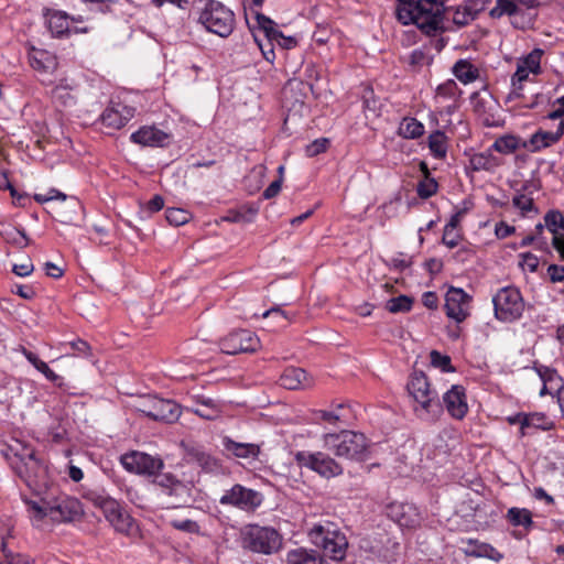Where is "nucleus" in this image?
<instances>
[{
    "label": "nucleus",
    "mask_w": 564,
    "mask_h": 564,
    "mask_svg": "<svg viewBox=\"0 0 564 564\" xmlns=\"http://www.w3.org/2000/svg\"><path fill=\"white\" fill-rule=\"evenodd\" d=\"M444 12L443 2L437 0L402 2L395 9L397 19L403 25L415 24L423 34L437 37L431 41V45L436 52H441L446 45L445 40L438 37L446 30Z\"/></svg>",
    "instance_id": "obj_1"
},
{
    "label": "nucleus",
    "mask_w": 564,
    "mask_h": 564,
    "mask_svg": "<svg viewBox=\"0 0 564 564\" xmlns=\"http://www.w3.org/2000/svg\"><path fill=\"white\" fill-rule=\"evenodd\" d=\"M37 500L25 499L28 512L34 522L50 518L55 522L74 521L82 514L77 499L63 495L56 485L37 496Z\"/></svg>",
    "instance_id": "obj_2"
},
{
    "label": "nucleus",
    "mask_w": 564,
    "mask_h": 564,
    "mask_svg": "<svg viewBox=\"0 0 564 564\" xmlns=\"http://www.w3.org/2000/svg\"><path fill=\"white\" fill-rule=\"evenodd\" d=\"M82 496L94 507L101 510L116 532L127 536H134L138 533L139 530L134 519L104 488L98 486L85 487Z\"/></svg>",
    "instance_id": "obj_3"
},
{
    "label": "nucleus",
    "mask_w": 564,
    "mask_h": 564,
    "mask_svg": "<svg viewBox=\"0 0 564 564\" xmlns=\"http://www.w3.org/2000/svg\"><path fill=\"white\" fill-rule=\"evenodd\" d=\"M406 390L412 399L414 414L424 422H435L443 413L438 392L432 387L429 378L422 371H414L406 383Z\"/></svg>",
    "instance_id": "obj_4"
},
{
    "label": "nucleus",
    "mask_w": 564,
    "mask_h": 564,
    "mask_svg": "<svg viewBox=\"0 0 564 564\" xmlns=\"http://www.w3.org/2000/svg\"><path fill=\"white\" fill-rule=\"evenodd\" d=\"M308 541L322 550L324 557L335 562L345 560L348 549V540L340 527L329 520H319L307 528Z\"/></svg>",
    "instance_id": "obj_5"
},
{
    "label": "nucleus",
    "mask_w": 564,
    "mask_h": 564,
    "mask_svg": "<svg viewBox=\"0 0 564 564\" xmlns=\"http://www.w3.org/2000/svg\"><path fill=\"white\" fill-rule=\"evenodd\" d=\"M14 456L13 470L36 497L54 485L48 476L47 467L35 457L33 449L25 448L23 453Z\"/></svg>",
    "instance_id": "obj_6"
},
{
    "label": "nucleus",
    "mask_w": 564,
    "mask_h": 564,
    "mask_svg": "<svg viewBox=\"0 0 564 564\" xmlns=\"http://www.w3.org/2000/svg\"><path fill=\"white\" fill-rule=\"evenodd\" d=\"M324 447L337 457L364 460L367 457L368 441L362 433L343 430L339 433H325Z\"/></svg>",
    "instance_id": "obj_7"
},
{
    "label": "nucleus",
    "mask_w": 564,
    "mask_h": 564,
    "mask_svg": "<svg viewBox=\"0 0 564 564\" xmlns=\"http://www.w3.org/2000/svg\"><path fill=\"white\" fill-rule=\"evenodd\" d=\"M200 8L198 22L206 31L220 37H228L236 25L235 13L223 2L217 0H199Z\"/></svg>",
    "instance_id": "obj_8"
},
{
    "label": "nucleus",
    "mask_w": 564,
    "mask_h": 564,
    "mask_svg": "<svg viewBox=\"0 0 564 564\" xmlns=\"http://www.w3.org/2000/svg\"><path fill=\"white\" fill-rule=\"evenodd\" d=\"M241 544L254 553L272 554L280 550L282 536L274 528L250 524L241 531Z\"/></svg>",
    "instance_id": "obj_9"
},
{
    "label": "nucleus",
    "mask_w": 564,
    "mask_h": 564,
    "mask_svg": "<svg viewBox=\"0 0 564 564\" xmlns=\"http://www.w3.org/2000/svg\"><path fill=\"white\" fill-rule=\"evenodd\" d=\"M495 317L502 323L518 321L524 311L520 291L512 286L500 289L492 297Z\"/></svg>",
    "instance_id": "obj_10"
},
{
    "label": "nucleus",
    "mask_w": 564,
    "mask_h": 564,
    "mask_svg": "<svg viewBox=\"0 0 564 564\" xmlns=\"http://www.w3.org/2000/svg\"><path fill=\"white\" fill-rule=\"evenodd\" d=\"M294 459L300 467L308 468L324 478H333L343 474L344 468L334 458L323 452L299 451Z\"/></svg>",
    "instance_id": "obj_11"
},
{
    "label": "nucleus",
    "mask_w": 564,
    "mask_h": 564,
    "mask_svg": "<svg viewBox=\"0 0 564 564\" xmlns=\"http://www.w3.org/2000/svg\"><path fill=\"white\" fill-rule=\"evenodd\" d=\"M263 502V495L240 484L234 485L219 498L223 506H231L246 512L256 511Z\"/></svg>",
    "instance_id": "obj_12"
},
{
    "label": "nucleus",
    "mask_w": 564,
    "mask_h": 564,
    "mask_svg": "<svg viewBox=\"0 0 564 564\" xmlns=\"http://www.w3.org/2000/svg\"><path fill=\"white\" fill-rule=\"evenodd\" d=\"M260 345L257 335L248 329L235 330L219 341L220 350L227 355L254 352Z\"/></svg>",
    "instance_id": "obj_13"
},
{
    "label": "nucleus",
    "mask_w": 564,
    "mask_h": 564,
    "mask_svg": "<svg viewBox=\"0 0 564 564\" xmlns=\"http://www.w3.org/2000/svg\"><path fill=\"white\" fill-rule=\"evenodd\" d=\"M123 468L130 473L155 476L164 467V463L160 457L151 456L142 452H131L121 456Z\"/></svg>",
    "instance_id": "obj_14"
},
{
    "label": "nucleus",
    "mask_w": 564,
    "mask_h": 564,
    "mask_svg": "<svg viewBox=\"0 0 564 564\" xmlns=\"http://www.w3.org/2000/svg\"><path fill=\"white\" fill-rule=\"evenodd\" d=\"M30 66L40 76V82L44 86L53 85L51 76L58 68V59L55 54L36 47H31L28 54Z\"/></svg>",
    "instance_id": "obj_15"
},
{
    "label": "nucleus",
    "mask_w": 564,
    "mask_h": 564,
    "mask_svg": "<svg viewBox=\"0 0 564 564\" xmlns=\"http://www.w3.org/2000/svg\"><path fill=\"white\" fill-rule=\"evenodd\" d=\"M470 296L463 290L451 288L445 295V313L456 323L464 322L469 316Z\"/></svg>",
    "instance_id": "obj_16"
},
{
    "label": "nucleus",
    "mask_w": 564,
    "mask_h": 564,
    "mask_svg": "<svg viewBox=\"0 0 564 564\" xmlns=\"http://www.w3.org/2000/svg\"><path fill=\"white\" fill-rule=\"evenodd\" d=\"M147 416L165 423H174L181 415V406L173 400L152 398L141 410Z\"/></svg>",
    "instance_id": "obj_17"
},
{
    "label": "nucleus",
    "mask_w": 564,
    "mask_h": 564,
    "mask_svg": "<svg viewBox=\"0 0 564 564\" xmlns=\"http://www.w3.org/2000/svg\"><path fill=\"white\" fill-rule=\"evenodd\" d=\"M188 400L193 405L186 406V410L202 419L213 421L218 419L223 412V404L219 400L203 393H192L188 395Z\"/></svg>",
    "instance_id": "obj_18"
},
{
    "label": "nucleus",
    "mask_w": 564,
    "mask_h": 564,
    "mask_svg": "<svg viewBox=\"0 0 564 564\" xmlns=\"http://www.w3.org/2000/svg\"><path fill=\"white\" fill-rule=\"evenodd\" d=\"M135 109L123 104H111L100 115V122L110 130L123 128L133 117Z\"/></svg>",
    "instance_id": "obj_19"
},
{
    "label": "nucleus",
    "mask_w": 564,
    "mask_h": 564,
    "mask_svg": "<svg viewBox=\"0 0 564 564\" xmlns=\"http://www.w3.org/2000/svg\"><path fill=\"white\" fill-rule=\"evenodd\" d=\"M447 413L455 420H463L468 413L466 390L460 384H453L443 395Z\"/></svg>",
    "instance_id": "obj_20"
},
{
    "label": "nucleus",
    "mask_w": 564,
    "mask_h": 564,
    "mask_svg": "<svg viewBox=\"0 0 564 564\" xmlns=\"http://www.w3.org/2000/svg\"><path fill=\"white\" fill-rule=\"evenodd\" d=\"M256 22L259 31H261L267 39L268 42H273L279 44L282 48H293L296 46L297 42L293 36H285L279 29L276 23L265 17L264 14L257 13Z\"/></svg>",
    "instance_id": "obj_21"
},
{
    "label": "nucleus",
    "mask_w": 564,
    "mask_h": 564,
    "mask_svg": "<svg viewBox=\"0 0 564 564\" xmlns=\"http://www.w3.org/2000/svg\"><path fill=\"white\" fill-rule=\"evenodd\" d=\"M130 140L143 147H165L170 134L154 126H143L130 135Z\"/></svg>",
    "instance_id": "obj_22"
},
{
    "label": "nucleus",
    "mask_w": 564,
    "mask_h": 564,
    "mask_svg": "<svg viewBox=\"0 0 564 564\" xmlns=\"http://www.w3.org/2000/svg\"><path fill=\"white\" fill-rule=\"evenodd\" d=\"M51 98L57 107H72L76 104V98L73 91L76 88V83L68 76H62L57 79L55 85H51Z\"/></svg>",
    "instance_id": "obj_23"
},
{
    "label": "nucleus",
    "mask_w": 564,
    "mask_h": 564,
    "mask_svg": "<svg viewBox=\"0 0 564 564\" xmlns=\"http://www.w3.org/2000/svg\"><path fill=\"white\" fill-rule=\"evenodd\" d=\"M153 484L161 489L162 494L169 497L184 499L188 496V487L170 473H156L155 476H153Z\"/></svg>",
    "instance_id": "obj_24"
},
{
    "label": "nucleus",
    "mask_w": 564,
    "mask_h": 564,
    "mask_svg": "<svg viewBox=\"0 0 564 564\" xmlns=\"http://www.w3.org/2000/svg\"><path fill=\"white\" fill-rule=\"evenodd\" d=\"M284 564H328V562L319 551L297 546L286 552Z\"/></svg>",
    "instance_id": "obj_25"
},
{
    "label": "nucleus",
    "mask_w": 564,
    "mask_h": 564,
    "mask_svg": "<svg viewBox=\"0 0 564 564\" xmlns=\"http://www.w3.org/2000/svg\"><path fill=\"white\" fill-rule=\"evenodd\" d=\"M221 445L228 456L243 459H257L260 454V447L253 443L236 442L229 436L221 438Z\"/></svg>",
    "instance_id": "obj_26"
},
{
    "label": "nucleus",
    "mask_w": 564,
    "mask_h": 564,
    "mask_svg": "<svg viewBox=\"0 0 564 564\" xmlns=\"http://www.w3.org/2000/svg\"><path fill=\"white\" fill-rule=\"evenodd\" d=\"M281 387L289 390L306 389L312 387L313 380L302 368H286L280 377Z\"/></svg>",
    "instance_id": "obj_27"
},
{
    "label": "nucleus",
    "mask_w": 564,
    "mask_h": 564,
    "mask_svg": "<svg viewBox=\"0 0 564 564\" xmlns=\"http://www.w3.org/2000/svg\"><path fill=\"white\" fill-rule=\"evenodd\" d=\"M46 24L54 37L70 35L69 15L64 11L48 10L46 13Z\"/></svg>",
    "instance_id": "obj_28"
},
{
    "label": "nucleus",
    "mask_w": 564,
    "mask_h": 564,
    "mask_svg": "<svg viewBox=\"0 0 564 564\" xmlns=\"http://www.w3.org/2000/svg\"><path fill=\"white\" fill-rule=\"evenodd\" d=\"M494 149H487L484 152L474 154L469 160L473 171L494 172L502 165V160L492 153Z\"/></svg>",
    "instance_id": "obj_29"
},
{
    "label": "nucleus",
    "mask_w": 564,
    "mask_h": 564,
    "mask_svg": "<svg viewBox=\"0 0 564 564\" xmlns=\"http://www.w3.org/2000/svg\"><path fill=\"white\" fill-rule=\"evenodd\" d=\"M558 141L560 140L557 139V133L554 131H545L540 129L527 140V144H523V149L530 152H540L543 149L557 143Z\"/></svg>",
    "instance_id": "obj_30"
},
{
    "label": "nucleus",
    "mask_w": 564,
    "mask_h": 564,
    "mask_svg": "<svg viewBox=\"0 0 564 564\" xmlns=\"http://www.w3.org/2000/svg\"><path fill=\"white\" fill-rule=\"evenodd\" d=\"M452 73L464 85L474 83L479 77L478 67L465 58L455 62L452 67Z\"/></svg>",
    "instance_id": "obj_31"
},
{
    "label": "nucleus",
    "mask_w": 564,
    "mask_h": 564,
    "mask_svg": "<svg viewBox=\"0 0 564 564\" xmlns=\"http://www.w3.org/2000/svg\"><path fill=\"white\" fill-rule=\"evenodd\" d=\"M523 144H527V140L514 134H505L497 138L490 149L501 154H512L519 149H523Z\"/></svg>",
    "instance_id": "obj_32"
},
{
    "label": "nucleus",
    "mask_w": 564,
    "mask_h": 564,
    "mask_svg": "<svg viewBox=\"0 0 564 564\" xmlns=\"http://www.w3.org/2000/svg\"><path fill=\"white\" fill-rule=\"evenodd\" d=\"M480 10L481 8H476L475 2L457 6L453 11V22L458 28L468 25L477 18Z\"/></svg>",
    "instance_id": "obj_33"
},
{
    "label": "nucleus",
    "mask_w": 564,
    "mask_h": 564,
    "mask_svg": "<svg viewBox=\"0 0 564 564\" xmlns=\"http://www.w3.org/2000/svg\"><path fill=\"white\" fill-rule=\"evenodd\" d=\"M424 131V124L413 117H404L398 127V134L409 140L422 137Z\"/></svg>",
    "instance_id": "obj_34"
},
{
    "label": "nucleus",
    "mask_w": 564,
    "mask_h": 564,
    "mask_svg": "<svg viewBox=\"0 0 564 564\" xmlns=\"http://www.w3.org/2000/svg\"><path fill=\"white\" fill-rule=\"evenodd\" d=\"M470 207H466L465 210H457L449 219V221L444 227V232L442 237V242L453 249L457 247L462 236L459 234H455L453 239H449V235L458 227L463 216L469 210Z\"/></svg>",
    "instance_id": "obj_35"
},
{
    "label": "nucleus",
    "mask_w": 564,
    "mask_h": 564,
    "mask_svg": "<svg viewBox=\"0 0 564 564\" xmlns=\"http://www.w3.org/2000/svg\"><path fill=\"white\" fill-rule=\"evenodd\" d=\"M467 555L474 557H486L495 562L502 558V554L488 543L469 541V547L466 550Z\"/></svg>",
    "instance_id": "obj_36"
},
{
    "label": "nucleus",
    "mask_w": 564,
    "mask_h": 564,
    "mask_svg": "<svg viewBox=\"0 0 564 564\" xmlns=\"http://www.w3.org/2000/svg\"><path fill=\"white\" fill-rule=\"evenodd\" d=\"M550 423L546 416L542 413H525L524 422H522V434L521 436H525L532 434L538 430H549Z\"/></svg>",
    "instance_id": "obj_37"
},
{
    "label": "nucleus",
    "mask_w": 564,
    "mask_h": 564,
    "mask_svg": "<svg viewBox=\"0 0 564 564\" xmlns=\"http://www.w3.org/2000/svg\"><path fill=\"white\" fill-rule=\"evenodd\" d=\"M447 137L441 131L436 130L429 135V149L433 158L442 160L447 154Z\"/></svg>",
    "instance_id": "obj_38"
},
{
    "label": "nucleus",
    "mask_w": 564,
    "mask_h": 564,
    "mask_svg": "<svg viewBox=\"0 0 564 564\" xmlns=\"http://www.w3.org/2000/svg\"><path fill=\"white\" fill-rule=\"evenodd\" d=\"M189 459L199 465L206 471H213L218 467L217 459L199 447H192L187 453Z\"/></svg>",
    "instance_id": "obj_39"
},
{
    "label": "nucleus",
    "mask_w": 564,
    "mask_h": 564,
    "mask_svg": "<svg viewBox=\"0 0 564 564\" xmlns=\"http://www.w3.org/2000/svg\"><path fill=\"white\" fill-rule=\"evenodd\" d=\"M0 235L7 242L17 247L24 248L29 245V238L25 232L11 225L1 224Z\"/></svg>",
    "instance_id": "obj_40"
},
{
    "label": "nucleus",
    "mask_w": 564,
    "mask_h": 564,
    "mask_svg": "<svg viewBox=\"0 0 564 564\" xmlns=\"http://www.w3.org/2000/svg\"><path fill=\"white\" fill-rule=\"evenodd\" d=\"M506 518L513 527L529 529L533 524L532 513L525 508L512 507L507 511Z\"/></svg>",
    "instance_id": "obj_41"
},
{
    "label": "nucleus",
    "mask_w": 564,
    "mask_h": 564,
    "mask_svg": "<svg viewBox=\"0 0 564 564\" xmlns=\"http://www.w3.org/2000/svg\"><path fill=\"white\" fill-rule=\"evenodd\" d=\"M517 13L518 7L513 0H496L495 7L489 11L492 19H500L503 15L512 17Z\"/></svg>",
    "instance_id": "obj_42"
},
{
    "label": "nucleus",
    "mask_w": 564,
    "mask_h": 564,
    "mask_svg": "<svg viewBox=\"0 0 564 564\" xmlns=\"http://www.w3.org/2000/svg\"><path fill=\"white\" fill-rule=\"evenodd\" d=\"M546 228L554 236H564V217L558 210H551L544 217Z\"/></svg>",
    "instance_id": "obj_43"
},
{
    "label": "nucleus",
    "mask_w": 564,
    "mask_h": 564,
    "mask_svg": "<svg viewBox=\"0 0 564 564\" xmlns=\"http://www.w3.org/2000/svg\"><path fill=\"white\" fill-rule=\"evenodd\" d=\"M24 356L29 360L30 364L34 366L36 370L45 376V378L52 382H56L59 379V376L56 375L46 362L41 360L34 352L24 350Z\"/></svg>",
    "instance_id": "obj_44"
},
{
    "label": "nucleus",
    "mask_w": 564,
    "mask_h": 564,
    "mask_svg": "<svg viewBox=\"0 0 564 564\" xmlns=\"http://www.w3.org/2000/svg\"><path fill=\"white\" fill-rule=\"evenodd\" d=\"M543 53V50L534 48L524 58L520 59L519 64L533 75H539L541 73V58Z\"/></svg>",
    "instance_id": "obj_45"
},
{
    "label": "nucleus",
    "mask_w": 564,
    "mask_h": 564,
    "mask_svg": "<svg viewBox=\"0 0 564 564\" xmlns=\"http://www.w3.org/2000/svg\"><path fill=\"white\" fill-rule=\"evenodd\" d=\"M413 300L408 295H399L387 302V310L390 313L409 312L412 308Z\"/></svg>",
    "instance_id": "obj_46"
},
{
    "label": "nucleus",
    "mask_w": 564,
    "mask_h": 564,
    "mask_svg": "<svg viewBox=\"0 0 564 564\" xmlns=\"http://www.w3.org/2000/svg\"><path fill=\"white\" fill-rule=\"evenodd\" d=\"M315 419L324 421L330 425H335L337 423H347L348 413L336 412L332 410H318L315 412Z\"/></svg>",
    "instance_id": "obj_47"
},
{
    "label": "nucleus",
    "mask_w": 564,
    "mask_h": 564,
    "mask_svg": "<svg viewBox=\"0 0 564 564\" xmlns=\"http://www.w3.org/2000/svg\"><path fill=\"white\" fill-rule=\"evenodd\" d=\"M513 206L521 212L522 216H527L530 212L536 213V209L534 208L533 198L522 194L518 193L512 198Z\"/></svg>",
    "instance_id": "obj_48"
},
{
    "label": "nucleus",
    "mask_w": 564,
    "mask_h": 564,
    "mask_svg": "<svg viewBox=\"0 0 564 564\" xmlns=\"http://www.w3.org/2000/svg\"><path fill=\"white\" fill-rule=\"evenodd\" d=\"M431 365L435 368H440L443 372H453L455 369L452 367L451 357L443 355L437 350H432L430 354Z\"/></svg>",
    "instance_id": "obj_49"
},
{
    "label": "nucleus",
    "mask_w": 564,
    "mask_h": 564,
    "mask_svg": "<svg viewBox=\"0 0 564 564\" xmlns=\"http://www.w3.org/2000/svg\"><path fill=\"white\" fill-rule=\"evenodd\" d=\"M436 94L445 99H456L460 90L455 80L448 79L437 86Z\"/></svg>",
    "instance_id": "obj_50"
},
{
    "label": "nucleus",
    "mask_w": 564,
    "mask_h": 564,
    "mask_svg": "<svg viewBox=\"0 0 564 564\" xmlns=\"http://www.w3.org/2000/svg\"><path fill=\"white\" fill-rule=\"evenodd\" d=\"M165 217L171 225L181 226L189 220V213L182 208H167Z\"/></svg>",
    "instance_id": "obj_51"
},
{
    "label": "nucleus",
    "mask_w": 564,
    "mask_h": 564,
    "mask_svg": "<svg viewBox=\"0 0 564 564\" xmlns=\"http://www.w3.org/2000/svg\"><path fill=\"white\" fill-rule=\"evenodd\" d=\"M437 188V182L434 178L426 177L419 183L416 192L421 198H429L436 194Z\"/></svg>",
    "instance_id": "obj_52"
},
{
    "label": "nucleus",
    "mask_w": 564,
    "mask_h": 564,
    "mask_svg": "<svg viewBox=\"0 0 564 564\" xmlns=\"http://www.w3.org/2000/svg\"><path fill=\"white\" fill-rule=\"evenodd\" d=\"M169 524L178 531H183V532H187V533H198L199 532V525L197 524L196 521H193L191 519H185V520L172 519L169 521Z\"/></svg>",
    "instance_id": "obj_53"
},
{
    "label": "nucleus",
    "mask_w": 564,
    "mask_h": 564,
    "mask_svg": "<svg viewBox=\"0 0 564 564\" xmlns=\"http://www.w3.org/2000/svg\"><path fill=\"white\" fill-rule=\"evenodd\" d=\"M328 145L327 139H316L305 148V153L307 156L313 158L326 151Z\"/></svg>",
    "instance_id": "obj_54"
},
{
    "label": "nucleus",
    "mask_w": 564,
    "mask_h": 564,
    "mask_svg": "<svg viewBox=\"0 0 564 564\" xmlns=\"http://www.w3.org/2000/svg\"><path fill=\"white\" fill-rule=\"evenodd\" d=\"M432 57L423 50H413L410 54V64L413 66H423L431 63Z\"/></svg>",
    "instance_id": "obj_55"
},
{
    "label": "nucleus",
    "mask_w": 564,
    "mask_h": 564,
    "mask_svg": "<svg viewBox=\"0 0 564 564\" xmlns=\"http://www.w3.org/2000/svg\"><path fill=\"white\" fill-rule=\"evenodd\" d=\"M541 381L545 384L553 386V382L556 381L558 378L556 370L551 369L545 366H539L535 368Z\"/></svg>",
    "instance_id": "obj_56"
},
{
    "label": "nucleus",
    "mask_w": 564,
    "mask_h": 564,
    "mask_svg": "<svg viewBox=\"0 0 564 564\" xmlns=\"http://www.w3.org/2000/svg\"><path fill=\"white\" fill-rule=\"evenodd\" d=\"M523 90H524L523 82L517 83L513 79H511V89L506 97V101L511 102V101L523 99L524 98Z\"/></svg>",
    "instance_id": "obj_57"
},
{
    "label": "nucleus",
    "mask_w": 564,
    "mask_h": 564,
    "mask_svg": "<svg viewBox=\"0 0 564 564\" xmlns=\"http://www.w3.org/2000/svg\"><path fill=\"white\" fill-rule=\"evenodd\" d=\"M390 264L397 270H404L412 264V259L404 253H399L391 258Z\"/></svg>",
    "instance_id": "obj_58"
},
{
    "label": "nucleus",
    "mask_w": 564,
    "mask_h": 564,
    "mask_svg": "<svg viewBox=\"0 0 564 564\" xmlns=\"http://www.w3.org/2000/svg\"><path fill=\"white\" fill-rule=\"evenodd\" d=\"M547 274L553 283L564 281V267L557 264H550L547 267Z\"/></svg>",
    "instance_id": "obj_59"
},
{
    "label": "nucleus",
    "mask_w": 564,
    "mask_h": 564,
    "mask_svg": "<svg viewBox=\"0 0 564 564\" xmlns=\"http://www.w3.org/2000/svg\"><path fill=\"white\" fill-rule=\"evenodd\" d=\"M70 347L76 352L77 356H89L90 355V346L87 341L83 339H77L70 343Z\"/></svg>",
    "instance_id": "obj_60"
},
{
    "label": "nucleus",
    "mask_w": 564,
    "mask_h": 564,
    "mask_svg": "<svg viewBox=\"0 0 564 564\" xmlns=\"http://www.w3.org/2000/svg\"><path fill=\"white\" fill-rule=\"evenodd\" d=\"M516 231V228L513 226H509L508 224L500 221L496 225L495 234L497 238L505 239L509 236H511Z\"/></svg>",
    "instance_id": "obj_61"
},
{
    "label": "nucleus",
    "mask_w": 564,
    "mask_h": 564,
    "mask_svg": "<svg viewBox=\"0 0 564 564\" xmlns=\"http://www.w3.org/2000/svg\"><path fill=\"white\" fill-rule=\"evenodd\" d=\"M7 564H34L33 560L24 554H6Z\"/></svg>",
    "instance_id": "obj_62"
},
{
    "label": "nucleus",
    "mask_w": 564,
    "mask_h": 564,
    "mask_svg": "<svg viewBox=\"0 0 564 564\" xmlns=\"http://www.w3.org/2000/svg\"><path fill=\"white\" fill-rule=\"evenodd\" d=\"M33 270L34 265L30 260L24 263L14 264L12 268V271L19 276H28L33 272Z\"/></svg>",
    "instance_id": "obj_63"
},
{
    "label": "nucleus",
    "mask_w": 564,
    "mask_h": 564,
    "mask_svg": "<svg viewBox=\"0 0 564 564\" xmlns=\"http://www.w3.org/2000/svg\"><path fill=\"white\" fill-rule=\"evenodd\" d=\"M556 108L547 115V119L556 120L564 117V96L557 98L554 104Z\"/></svg>",
    "instance_id": "obj_64"
}]
</instances>
